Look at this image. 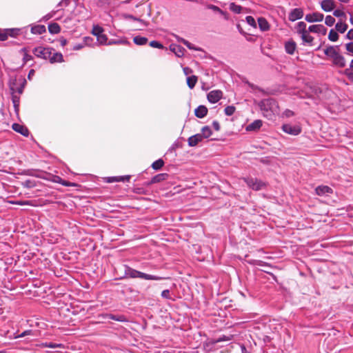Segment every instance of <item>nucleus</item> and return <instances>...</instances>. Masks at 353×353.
<instances>
[{"label":"nucleus","mask_w":353,"mask_h":353,"mask_svg":"<svg viewBox=\"0 0 353 353\" xmlns=\"http://www.w3.org/2000/svg\"><path fill=\"white\" fill-rule=\"evenodd\" d=\"M295 28H296V32L299 34H301L307 31L306 30V23L303 21L299 22Z\"/></svg>","instance_id":"obj_30"},{"label":"nucleus","mask_w":353,"mask_h":353,"mask_svg":"<svg viewBox=\"0 0 353 353\" xmlns=\"http://www.w3.org/2000/svg\"><path fill=\"white\" fill-rule=\"evenodd\" d=\"M246 21L251 26H255L256 25L254 19L252 17H251V16L247 17H246Z\"/></svg>","instance_id":"obj_53"},{"label":"nucleus","mask_w":353,"mask_h":353,"mask_svg":"<svg viewBox=\"0 0 353 353\" xmlns=\"http://www.w3.org/2000/svg\"><path fill=\"white\" fill-rule=\"evenodd\" d=\"M328 39L331 41H336L339 39V34L338 33L334 31V30H331L328 34Z\"/></svg>","instance_id":"obj_40"},{"label":"nucleus","mask_w":353,"mask_h":353,"mask_svg":"<svg viewBox=\"0 0 353 353\" xmlns=\"http://www.w3.org/2000/svg\"><path fill=\"white\" fill-rule=\"evenodd\" d=\"M225 114L228 116L232 115L235 112V108L232 105L227 106L224 110Z\"/></svg>","instance_id":"obj_41"},{"label":"nucleus","mask_w":353,"mask_h":353,"mask_svg":"<svg viewBox=\"0 0 353 353\" xmlns=\"http://www.w3.org/2000/svg\"><path fill=\"white\" fill-rule=\"evenodd\" d=\"M191 71L192 70L189 68H188V67L183 68V72H184L185 75L189 74V73L191 72Z\"/></svg>","instance_id":"obj_61"},{"label":"nucleus","mask_w":353,"mask_h":353,"mask_svg":"<svg viewBox=\"0 0 353 353\" xmlns=\"http://www.w3.org/2000/svg\"><path fill=\"white\" fill-rule=\"evenodd\" d=\"M296 44L293 40L287 41L285 43V50L289 54H293L296 50Z\"/></svg>","instance_id":"obj_13"},{"label":"nucleus","mask_w":353,"mask_h":353,"mask_svg":"<svg viewBox=\"0 0 353 353\" xmlns=\"http://www.w3.org/2000/svg\"><path fill=\"white\" fill-rule=\"evenodd\" d=\"M282 130L287 134L290 135H298L301 132V128L299 125H292L291 124H283L282 125Z\"/></svg>","instance_id":"obj_5"},{"label":"nucleus","mask_w":353,"mask_h":353,"mask_svg":"<svg viewBox=\"0 0 353 353\" xmlns=\"http://www.w3.org/2000/svg\"><path fill=\"white\" fill-rule=\"evenodd\" d=\"M60 180V183H61L64 186H70V183L69 182H67L65 181H62L60 178H59Z\"/></svg>","instance_id":"obj_60"},{"label":"nucleus","mask_w":353,"mask_h":353,"mask_svg":"<svg viewBox=\"0 0 353 353\" xmlns=\"http://www.w3.org/2000/svg\"><path fill=\"white\" fill-rule=\"evenodd\" d=\"M161 296L166 299H172L168 290H164L161 292Z\"/></svg>","instance_id":"obj_50"},{"label":"nucleus","mask_w":353,"mask_h":353,"mask_svg":"<svg viewBox=\"0 0 353 353\" xmlns=\"http://www.w3.org/2000/svg\"><path fill=\"white\" fill-rule=\"evenodd\" d=\"M163 165L164 161L162 159H159L152 163V168L155 170H160L163 166Z\"/></svg>","instance_id":"obj_36"},{"label":"nucleus","mask_w":353,"mask_h":353,"mask_svg":"<svg viewBox=\"0 0 353 353\" xmlns=\"http://www.w3.org/2000/svg\"><path fill=\"white\" fill-rule=\"evenodd\" d=\"M263 122L261 120L257 119L254 121L250 124L246 126L245 130L248 132L251 131H256L261 128L262 126Z\"/></svg>","instance_id":"obj_15"},{"label":"nucleus","mask_w":353,"mask_h":353,"mask_svg":"<svg viewBox=\"0 0 353 353\" xmlns=\"http://www.w3.org/2000/svg\"><path fill=\"white\" fill-rule=\"evenodd\" d=\"M150 46L152 48H156L159 49H162L163 48V46L157 41H152L150 42Z\"/></svg>","instance_id":"obj_44"},{"label":"nucleus","mask_w":353,"mask_h":353,"mask_svg":"<svg viewBox=\"0 0 353 353\" xmlns=\"http://www.w3.org/2000/svg\"><path fill=\"white\" fill-rule=\"evenodd\" d=\"M208 8L210 9V10H212L214 12H219L221 14H224L225 12L220 8H219L218 6H214V5H212V4H210L208 6Z\"/></svg>","instance_id":"obj_43"},{"label":"nucleus","mask_w":353,"mask_h":353,"mask_svg":"<svg viewBox=\"0 0 353 353\" xmlns=\"http://www.w3.org/2000/svg\"><path fill=\"white\" fill-rule=\"evenodd\" d=\"M198 78L195 75L187 78V84L190 89H193L197 82Z\"/></svg>","instance_id":"obj_28"},{"label":"nucleus","mask_w":353,"mask_h":353,"mask_svg":"<svg viewBox=\"0 0 353 353\" xmlns=\"http://www.w3.org/2000/svg\"><path fill=\"white\" fill-rule=\"evenodd\" d=\"M97 42L101 45H108V37L104 34H101V35L98 36Z\"/></svg>","instance_id":"obj_37"},{"label":"nucleus","mask_w":353,"mask_h":353,"mask_svg":"<svg viewBox=\"0 0 353 353\" xmlns=\"http://www.w3.org/2000/svg\"><path fill=\"white\" fill-rule=\"evenodd\" d=\"M19 31L17 29H9L6 31H1L0 29V41H6L8 36H15Z\"/></svg>","instance_id":"obj_10"},{"label":"nucleus","mask_w":353,"mask_h":353,"mask_svg":"<svg viewBox=\"0 0 353 353\" xmlns=\"http://www.w3.org/2000/svg\"><path fill=\"white\" fill-rule=\"evenodd\" d=\"M103 32V29L99 26H93V28H92V33L97 37V38L98 37V36L101 35Z\"/></svg>","instance_id":"obj_38"},{"label":"nucleus","mask_w":353,"mask_h":353,"mask_svg":"<svg viewBox=\"0 0 353 353\" xmlns=\"http://www.w3.org/2000/svg\"><path fill=\"white\" fill-rule=\"evenodd\" d=\"M166 176H167L166 174H159L154 176L152 179V183H159L161 181H163L165 179Z\"/></svg>","instance_id":"obj_39"},{"label":"nucleus","mask_w":353,"mask_h":353,"mask_svg":"<svg viewBox=\"0 0 353 353\" xmlns=\"http://www.w3.org/2000/svg\"><path fill=\"white\" fill-rule=\"evenodd\" d=\"M346 37L348 39H353V29H351L348 31V32L346 34Z\"/></svg>","instance_id":"obj_56"},{"label":"nucleus","mask_w":353,"mask_h":353,"mask_svg":"<svg viewBox=\"0 0 353 353\" xmlns=\"http://www.w3.org/2000/svg\"><path fill=\"white\" fill-rule=\"evenodd\" d=\"M321 6L325 12H330L335 8L334 0H323L321 1Z\"/></svg>","instance_id":"obj_11"},{"label":"nucleus","mask_w":353,"mask_h":353,"mask_svg":"<svg viewBox=\"0 0 353 353\" xmlns=\"http://www.w3.org/2000/svg\"><path fill=\"white\" fill-rule=\"evenodd\" d=\"M130 43L125 39H110L108 42V45H128Z\"/></svg>","instance_id":"obj_29"},{"label":"nucleus","mask_w":353,"mask_h":353,"mask_svg":"<svg viewBox=\"0 0 353 353\" xmlns=\"http://www.w3.org/2000/svg\"><path fill=\"white\" fill-rule=\"evenodd\" d=\"M126 275L130 278H140L145 280L161 281L164 279L163 277L145 274L132 268H129L126 271Z\"/></svg>","instance_id":"obj_2"},{"label":"nucleus","mask_w":353,"mask_h":353,"mask_svg":"<svg viewBox=\"0 0 353 353\" xmlns=\"http://www.w3.org/2000/svg\"><path fill=\"white\" fill-rule=\"evenodd\" d=\"M325 23L328 26H332L335 23V19L333 17L328 15L325 17Z\"/></svg>","instance_id":"obj_42"},{"label":"nucleus","mask_w":353,"mask_h":353,"mask_svg":"<svg viewBox=\"0 0 353 353\" xmlns=\"http://www.w3.org/2000/svg\"><path fill=\"white\" fill-rule=\"evenodd\" d=\"M176 39L179 42L183 43L187 48H188L190 50H194L196 51L201 50V48L195 47L193 44L190 43L188 41H187L180 37H176Z\"/></svg>","instance_id":"obj_22"},{"label":"nucleus","mask_w":353,"mask_h":353,"mask_svg":"<svg viewBox=\"0 0 353 353\" xmlns=\"http://www.w3.org/2000/svg\"><path fill=\"white\" fill-rule=\"evenodd\" d=\"M125 179L128 180L130 179V176H126L112 177V180H109L108 181L109 182L124 181Z\"/></svg>","instance_id":"obj_47"},{"label":"nucleus","mask_w":353,"mask_h":353,"mask_svg":"<svg viewBox=\"0 0 353 353\" xmlns=\"http://www.w3.org/2000/svg\"><path fill=\"white\" fill-rule=\"evenodd\" d=\"M203 137L200 133L191 136L188 139V145L190 147L196 146L199 142L203 141Z\"/></svg>","instance_id":"obj_17"},{"label":"nucleus","mask_w":353,"mask_h":353,"mask_svg":"<svg viewBox=\"0 0 353 353\" xmlns=\"http://www.w3.org/2000/svg\"><path fill=\"white\" fill-rule=\"evenodd\" d=\"M350 69H352L353 70V59L350 62Z\"/></svg>","instance_id":"obj_63"},{"label":"nucleus","mask_w":353,"mask_h":353,"mask_svg":"<svg viewBox=\"0 0 353 353\" xmlns=\"http://www.w3.org/2000/svg\"><path fill=\"white\" fill-rule=\"evenodd\" d=\"M315 191L319 196L327 195L332 192V188L327 185H319L316 188Z\"/></svg>","instance_id":"obj_14"},{"label":"nucleus","mask_w":353,"mask_h":353,"mask_svg":"<svg viewBox=\"0 0 353 353\" xmlns=\"http://www.w3.org/2000/svg\"><path fill=\"white\" fill-rule=\"evenodd\" d=\"M244 181L250 188L256 191L263 189L265 185L263 181L257 179L245 178Z\"/></svg>","instance_id":"obj_4"},{"label":"nucleus","mask_w":353,"mask_h":353,"mask_svg":"<svg viewBox=\"0 0 353 353\" xmlns=\"http://www.w3.org/2000/svg\"><path fill=\"white\" fill-rule=\"evenodd\" d=\"M212 126H213V128L216 130V131H219L220 130V125H219V123L216 121H214L212 122Z\"/></svg>","instance_id":"obj_55"},{"label":"nucleus","mask_w":353,"mask_h":353,"mask_svg":"<svg viewBox=\"0 0 353 353\" xmlns=\"http://www.w3.org/2000/svg\"><path fill=\"white\" fill-rule=\"evenodd\" d=\"M345 49L350 55L353 56V41L346 43Z\"/></svg>","instance_id":"obj_46"},{"label":"nucleus","mask_w":353,"mask_h":353,"mask_svg":"<svg viewBox=\"0 0 353 353\" xmlns=\"http://www.w3.org/2000/svg\"><path fill=\"white\" fill-rule=\"evenodd\" d=\"M336 29L340 33H343L347 30V25L343 22H338L336 24Z\"/></svg>","instance_id":"obj_34"},{"label":"nucleus","mask_w":353,"mask_h":353,"mask_svg":"<svg viewBox=\"0 0 353 353\" xmlns=\"http://www.w3.org/2000/svg\"><path fill=\"white\" fill-rule=\"evenodd\" d=\"M259 107L264 117L273 120L279 113V107L277 102L273 99H265L259 103Z\"/></svg>","instance_id":"obj_1"},{"label":"nucleus","mask_w":353,"mask_h":353,"mask_svg":"<svg viewBox=\"0 0 353 353\" xmlns=\"http://www.w3.org/2000/svg\"><path fill=\"white\" fill-rule=\"evenodd\" d=\"M34 74V70H30L29 73H28V79H31L32 77Z\"/></svg>","instance_id":"obj_62"},{"label":"nucleus","mask_w":353,"mask_h":353,"mask_svg":"<svg viewBox=\"0 0 353 353\" xmlns=\"http://www.w3.org/2000/svg\"><path fill=\"white\" fill-rule=\"evenodd\" d=\"M303 16V12L301 8H294L291 10L289 14V20L291 21H294L296 20L300 19Z\"/></svg>","instance_id":"obj_9"},{"label":"nucleus","mask_w":353,"mask_h":353,"mask_svg":"<svg viewBox=\"0 0 353 353\" xmlns=\"http://www.w3.org/2000/svg\"><path fill=\"white\" fill-rule=\"evenodd\" d=\"M133 41L135 44L139 46H143L147 43L148 39L146 37L137 36L134 37Z\"/></svg>","instance_id":"obj_31"},{"label":"nucleus","mask_w":353,"mask_h":353,"mask_svg":"<svg viewBox=\"0 0 353 353\" xmlns=\"http://www.w3.org/2000/svg\"><path fill=\"white\" fill-rule=\"evenodd\" d=\"M84 47V45L83 44H77V45H75L74 47H73V50H79L81 48H83Z\"/></svg>","instance_id":"obj_59"},{"label":"nucleus","mask_w":353,"mask_h":353,"mask_svg":"<svg viewBox=\"0 0 353 353\" xmlns=\"http://www.w3.org/2000/svg\"><path fill=\"white\" fill-rule=\"evenodd\" d=\"M48 30L51 34H57L60 32L61 28L58 23H52L48 25Z\"/></svg>","instance_id":"obj_26"},{"label":"nucleus","mask_w":353,"mask_h":353,"mask_svg":"<svg viewBox=\"0 0 353 353\" xmlns=\"http://www.w3.org/2000/svg\"><path fill=\"white\" fill-rule=\"evenodd\" d=\"M32 56L27 54V53H25L24 54V56H23V62L24 63H27L28 61L31 60L32 59Z\"/></svg>","instance_id":"obj_54"},{"label":"nucleus","mask_w":353,"mask_h":353,"mask_svg":"<svg viewBox=\"0 0 353 353\" xmlns=\"http://www.w3.org/2000/svg\"><path fill=\"white\" fill-rule=\"evenodd\" d=\"M350 23L353 25V15H350Z\"/></svg>","instance_id":"obj_64"},{"label":"nucleus","mask_w":353,"mask_h":353,"mask_svg":"<svg viewBox=\"0 0 353 353\" xmlns=\"http://www.w3.org/2000/svg\"><path fill=\"white\" fill-rule=\"evenodd\" d=\"M52 49L50 48H44L39 46L33 50V54L39 58L48 59L52 54Z\"/></svg>","instance_id":"obj_3"},{"label":"nucleus","mask_w":353,"mask_h":353,"mask_svg":"<svg viewBox=\"0 0 353 353\" xmlns=\"http://www.w3.org/2000/svg\"><path fill=\"white\" fill-rule=\"evenodd\" d=\"M332 63L334 65L339 68H344L346 65L345 59L341 54H339V55L332 59Z\"/></svg>","instance_id":"obj_16"},{"label":"nucleus","mask_w":353,"mask_h":353,"mask_svg":"<svg viewBox=\"0 0 353 353\" xmlns=\"http://www.w3.org/2000/svg\"><path fill=\"white\" fill-rule=\"evenodd\" d=\"M208 108L205 105H199L194 110L195 116L198 118H203L207 115Z\"/></svg>","instance_id":"obj_20"},{"label":"nucleus","mask_w":353,"mask_h":353,"mask_svg":"<svg viewBox=\"0 0 353 353\" xmlns=\"http://www.w3.org/2000/svg\"><path fill=\"white\" fill-rule=\"evenodd\" d=\"M308 31L311 32L322 33L323 34H325L326 33L327 29L323 25H312L309 26Z\"/></svg>","instance_id":"obj_18"},{"label":"nucleus","mask_w":353,"mask_h":353,"mask_svg":"<svg viewBox=\"0 0 353 353\" xmlns=\"http://www.w3.org/2000/svg\"><path fill=\"white\" fill-rule=\"evenodd\" d=\"M108 316L110 319L114 320L117 321L124 322L127 321L125 316L123 315L108 314Z\"/></svg>","instance_id":"obj_35"},{"label":"nucleus","mask_w":353,"mask_h":353,"mask_svg":"<svg viewBox=\"0 0 353 353\" xmlns=\"http://www.w3.org/2000/svg\"><path fill=\"white\" fill-rule=\"evenodd\" d=\"M259 27L262 31H267L270 29V25L268 21L263 18L260 17L258 19Z\"/></svg>","instance_id":"obj_21"},{"label":"nucleus","mask_w":353,"mask_h":353,"mask_svg":"<svg viewBox=\"0 0 353 353\" xmlns=\"http://www.w3.org/2000/svg\"><path fill=\"white\" fill-rule=\"evenodd\" d=\"M48 59L51 63L62 62L63 61L62 54L59 52L52 53Z\"/></svg>","instance_id":"obj_24"},{"label":"nucleus","mask_w":353,"mask_h":353,"mask_svg":"<svg viewBox=\"0 0 353 353\" xmlns=\"http://www.w3.org/2000/svg\"><path fill=\"white\" fill-rule=\"evenodd\" d=\"M170 48V50L173 52L178 57H182L184 55V52H185L184 48L176 44H172Z\"/></svg>","instance_id":"obj_12"},{"label":"nucleus","mask_w":353,"mask_h":353,"mask_svg":"<svg viewBox=\"0 0 353 353\" xmlns=\"http://www.w3.org/2000/svg\"><path fill=\"white\" fill-rule=\"evenodd\" d=\"M12 129L17 132L20 133L21 134L28 137V130L27 128L24 127L23 125H21L19 123H14L12 125Z\"/></svg>","instance_id":"obj_19"},{"label":"nucleus","mask_w":353,"mask_h":353,"mask_svg":"<svg viewBox=\"0 0 353 353\" xmlns=\"http://www.w3.org/2000/svg\"><path fill=\"white\" fill-rule=\"evenodd\" d=\"M303 43L312 45L314 38L309 34V31H306L300 34Z\"/></svg>","instance_id":"obj_25"},{"label":"nucleus","mask_w":353,"mask_h":353,"mask_svg":"<svg viewBox=\"0 0 353 353\" xmlns=\"http://www.w3.org/2000/svg\"><path fill=\"white\" fill-rule=\"evenodd\" d=\"M230 9L234 13L240 14L243 10V8L241 6L236 4L235 3H231L230 4Z\"/></svg>","instance_id":"obj_33"},{"label":"nucleus","mask_w":353,"mask_h":353,"mask_svg":"<svg viewBox=\"0 0 353 353\" xmlns=\"http://www.w3.org/2000/svg\"><path fill=\"white\" fill-rule=\"evenodd\" d=\"M323 14L320 12H314L312 14H307L305 16V20L307 22L313 23V22H320L323 19Z\"/></svg>","instance_id":"obj_7"},{"label":"nucleus","mask_w":353,"mask_h":353,"mask_svg":"<svg viewBox=\"0 0 353 353\" xmlns=\"http://www.w3.org/2000/svg\"><path fill=\"white\" fill-rule=\"evenodd\" d=\"M42 346L44 347H49V348H63L64 345L62 343H44L42 344Z\"/></svg>","instance_id":"obj_32"},{"label":"nucleus","mask_w":353,"mask_h":353,"mask_svg":"<svg viewBox=\"0 0 353 353\" xmlns=\"http://www.w3.org/2000/svg\"><path fill=\"white\" fill-rule=\"evenodd\" d=\"M200 134L203 139H208L212 135V130L209 126H204L202 128Z\"/></svg>","instance_id":"obj_27"},{"label":"nucleus","mask_w":353,"mask_h":353,"mask_svg":"<svg viewBox=\"0 0 353 353\" xmlns=\"http://www.w3.org/2000/svg\"><path fill=\"white\" fill-rule=\"evenodd\" d=\"M283 115L287 118H290L291 117H293L294 115V113L293 111L287 109L283 112Z\"/></svg>","instance_id":"obj_51"},{"label":"nucleus","mask_w":353,"mask_h":353,"mask_svg":"<svg viewBox=\"0 0 353 353\" xmlns=\"http://www.w3.org/2000/svg\"><path fill=\"white\" fill-rule=\"evenodd\" d=\"M59 42H60L61 46L63 47L67 44L68 41L65 38L61 37L59 39Z\"/></svg>","instance_id":"obj_57"},{"label":"nucleus","mask_w":353,"mask_h":353,"mask_svg":"<svg viewBox=\"0 0 353 353\" xmlns=\"http://www.w3.org/2000/svg\"><path fill=\"white\" fill-rule=\"evenodd\" d=\"M333 14L336 17H341L344 19L346 17L345 12L341 10H335Z\"/></svg>","instance_id":"obj_45"},{"label":"nucleus","mask_w":353,"mask_h":353,"mask_svg":"<svg viewBox=\"0 0 353 353\" xmlns=\"http://www.w3.org/2000/svg\"><path fill=\"white\" fill-rule=\"evenodd\" d=\"M12 100L15 109L17 110V108L19 106V98L17 96L12 94Z\"/></svg>","instance_id":"obj_49"},{"label":"nucleus","mask_w":353,"mask_h":353,"mask_svg":"<svg viewBox=\"0 0 353 353\" xmlns=\"http://www.w3.org/2000/svg\"><path fill=\"white\" fill-rule=\"evenodd\" d=\"M345 74L347 77L348 79L350 81L353 82V72H350L349 71V70L347 69L345 70Z\"/></svg>","instance_id":"obj_52"},{"label":"nucleus","mask_w":353,"mask_h":353,"mask_svg":"<svg viewBox=\"0 0 353 353\" xmlns=\"http://www.w3.org/2000/svg\"><path fill=\"white\" fill-rule=\"evenodd\" d=\"M323 51L325 54L331 58L332 59H334L337 55H339V54H340L339 52V47L337 46H330L325 48Z\"/></svg>","instance_id":"obj_8"},{"label":"nucleus","mask_w":353,"mask_h":353,"mask_svg":"<svg viewBox=\"0 0 353 353\" xmlns=\"http://www.w3.org/2000/svg\"><path fill=\"white\" fill-rule=\"evenodd\" d=\"M93 41V39L90 37H85L83 39V45L84 46H92Z\"/></svg>","instance_id":"obj_48"},{"label":"nucleus","mask_w":353,"mask_h":353,"mask_svg":"<svg viewBox=\"0 0 353 353\" xmlns=\"http://www.w3.org/2000/svg\"><path fill=\"white\" fill-rule=\"evenodd\" d=\"M31 333V331L30 330H26L24 331L23 332H22L19 336V337H23V336H26L27 335H29Z\"/></svg>","instance_id":"obj_58"},{"label":"nucleus","mask_w":353,"mask_h":353,"mask_svg":"<svg viewBox=\"0 0 353 353\" xmlns=\"http://www.w3.org/2000/svg\"><path fill=\"white\" fill-rule=\"evenodd\" d=\"M222 96L223 92L221 90H212L208 94V100L212 103H215L222 98Z\"/></svg>","instance_id":"obj_6"},{"label":"nucleus","mask_w":353,"mask_h":353,"mask_svg":"<svg viewBox=\"0 0 353 353\" xmlns=\"http://www.w3.org/2000/svg\"><path fill=\"white\" fill-rule=\"evenodd\" d=\"M46 29L43 25H37L31 28V32L35 34H41L46 32Z\"/></svg>","instance_id":"obj_23"}]
</instances>
